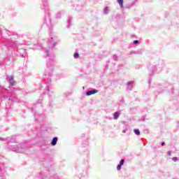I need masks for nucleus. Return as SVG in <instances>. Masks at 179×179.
I'll return each instance as SVG.
<instances>
[{
  "label": "nucleus",
  "mask_w": 179,
  "mask_h": 179,
  "mask_svg": "<svg viewBox=\"0 0 179 179\" xmlns=\"http://www.w3.org/2000/svg\"><path fill=\"white\" fill-rule=\"evenodd\" d=\"M55 45H57V43H52V47H55Z\"/></svg>",
  "instance_id": "nucleus-35"
},
{
  "label": "nucleus",
  "mask_w": 179,
  "mask_h": 179,
  "mask_svg": "<svg viewBox=\"0 0 179 179\" xmlns=\"http://www.w3.org/2000/svg\"><path fill=\"white\" fill-rule=\"evenodd\" d=\"M172 160L173 162H177L178 160V158L177 157H174L172 158Z\"/></svg>",
  "instance_id": "nucleus-28"
},
{
  "label": "nucleus",
  "mask_w": 179,
  "mask_h": 179,
  "mask_svg": "<svg viewBox=\"0 0 179 179\" xmlns=\"http://www.w3.org/2000/svg\"><path fill=\"white\" fill-rule=\"evenodd\" d=\"M44 52H46L47 54V59H48V64H47V68L45 69V76H47L48 75H51L52 73V71H54V55H50L49 50L46 48H44L43 46H41Z\"/></svg>",
  "instance_id": "nucleus-1"
},
{
  "label": "nucleus",
  "mask_w": 179,
  "mask_h": 179,
  "mask_svg": "<svg viewBox=\"0 0 179 179\" xmlns=\"http://www.w3.org/2000/svg\"><path fill=\"white\" fill-rule=\"evenodd\" d=\"M50 86H51V79L49 78L48 80V82L46 83V92H48V94L49 96H52L54 94V92L50 91Z\"/></svg>",
  "instance_id": "nucleus-4"
},
{
  "label": "nucleus",
  "mask_w": 179,
  "mask_h": 179,
  "mask_svg": "<svg viewBox=\"0 0 179 179\" xmlns=\"http://www.w3.org/2000/svg\"><path fill=\"white\" fill-rule=\"evenodd\" d=\"M132 54H139V51H133L130 52V55H132Z\"/></svg>",
  "instance_id": "nucleus-26"
},
{
  "label": "nucleus",
  "mask_w": 179,
  "mask_h": 179,
  "mask_svg": "<svg viewBox=\"0 0 179 179\" xmlns=\"http://www.w3.org/2000/svg\"><path fill=\"white\" fill-rule=\"evenodd\" d=\"M83 90H85V87H83Z\"/></svg>",
  "instance_id": "nucleus-40"
},
{
  "label": "nucleus",
  "mask_w": 179,
  "mask_h": 179,
  "mask_svg": "<svg viewBox=\"0 0 179 179\" xmlns=\"http://www.w3.org/2000/svg\"><path fill=\"white\" fill-rule=\"evenodd\" d=\"M7 94L8 90L3 87H0V99L1 101L8 99L9 101L11 100V101L13 103H20V101H19V99H17V98L13 94H12L11 96H8Z\"/></svg>",
  "instance_id": "nucleus-2"
},
{
  "label": "nucleus",
  "mask_w": 179,
  "mask_h": 179,
  "mask_svg": "<svg viewBox=\"0 0 179 179\" xmlns=\"http://www.w3.org/2000/svg\"><path fill=\"white\" fill-rule=\"evenodd\" d=\"M124 99H122L121 100H120V103H124Z\"/></svg>",
  "instance_id": "nucleus-36"
},
{
  "label": "nucleus",
  "mask_w": 179,
  "mask_h": 179,
  "mask_svg": "<svg viewBox=\"0 0 179 179\" xmlns=\"http://www.w3.org/2000/svg\"><path fill=\"white\" fill-rule=\"evenodd\" d=\"M113 59H114V61H118V56H117V55H114Z\"/></svg>",
  "instance_id": "nucleus-23"
},
{
  "label": "nucleus",
  "mask_w": 179,
  "mask_h": 179,
  "mask_svg": "<svg viewBox=\"0 0 179 179\" xmlns=\"http://www.w3.org/2000/svg\"><path fill=\"white\" fill-rule=\"evenodd\" d=\"M6 33L8 36H14V37L13 38H14V40H17V38H19V36L16 33L10 32L9 31H6Z\"/></svg>",
  "instance_id": "nucleus-9"
},
{
  "label": "nucleus",
  "mask_w": 179,
  "mask_h": 179,
  "mask_svg": "<svg viewBox=\"0 0 179 179\" xmlns=\"http://www.w3.org/2000/svg\"><path fill=\"white\" fill-rule=\"evenodd\" d=\"M122 132H123V134H125V133L127 132V129H124V130L122 131Z\"/></svg>",
  "instance_id": "nucleus-37"
},
{
  "label": "nucleus",
  "mask_w": 179,
  "mask_h": 179,
  "mask_svg": "<svg viewBox=\"0 0 179 179\" xmlns=\"http://www.w3.org/2000/svg\"><path fill=\"white\" fill-rule=\"evenodd\" d=\"M161 145H162V146H164L166 145V143L165 142H162Z\"/></svg>",
  "instance_id": "nucleus-33"
},
{
  "label": "nucleus",
  "mask_w": 179,
  "mask_h": 179,
  "mask_svg": "<svg viewBox=\"0 0 179 179\" xmlns=\"http://www.w3.org/2000/svg\"><path fill=\"white\" fill-rule=\"evenodd\" d=\"M108 13H110V8L106 6L103 9V15H108Z\"/></svg>",
  "instance_id": "nucleus-15"
},
{
  "label": "nucleus",
  "mask_w": 179,
  "mask_h": 179,
  "mask_svg": "<svg viewBox=\"0 0 179 179\" xmlns=\"http://www.w3.org/2000/svg\"><path fill=\"white\" fill-rule=\"evenodd\" d=\"M43 23L45 24H47L48 27L49 29H51V27H52V24H51V18H50V17H46L44 21H43Z\"/></svg>",
  "instance_id": "nucleus-6"
},
{
  "label": "nucleus",
  "mask_w": 179,
  "mask_h": 179,
  "mask_svg": "<svg viewBox=\"0 0 179 179\" xmlns=\"http://www.w3.org/2000/svg\"><path fill=\"white\" fill-rule=\"evenodd\" d=\"M97 92V90H89L86 92V96H92V94H96Z\"/></svg>",
  "instance_id": "nucleus-11"
},
{
  "label": "nucleus",
  "mask_w": 179,
  "mask_h": 179,
  "mask_svg": "<svg viewBox=\"0 0 179 179\" xmlns=\"http://www.w3.org/2000/svg\"><path fill=\"white\" fill-rule=\"evenodd\" d=\"M65 97H69V96L71 95V94L69 93H67V94H65Z\"/></svg>",
  "instance_id": "nucleus-32"
},
{
  "label": "nucleus",
  "mask_w": 179,
  "mask_h": 179,
  "mask_svg": "<svg viewBox=\"0 0 179 179\" xmlns=\"http://www.w3.org/2000/svg\"><path fill=\"white\" fill-rule=\"evenodd\" d=\"M133 44L134 45L139 44V41L138 40L134 41Z\"/></svg>",
  "instance_id": "nucleus-27"
},
{
  "label": "nucleus",
  "mask_w": 179,
  "mask_h": 179,
  "mask_svg": "<svg viewBox=\"0 0 179 179\" xmlns=\"http://www.w3.org/2000/svg\"><path fill=\"white\" fill-rule=\"evenodd\" d=\"M10 149L13 152H16V153H22V149H20L17 145H12Z\"/></svg>",
  "instance_id": "nucleus-8"
},
{
  "label": "nucleus",
  "mask_w": 179,
  "mask_h": 179,
  "mask_svg": "<svg viewBox=\"0 0 179 179\" xmlns=\"http://www.w3.org/2000/svg\"><path fill=\"white\" fill-rule=\"evenodd\" d=\"M146 117L145 116H142L140 121H145Z\"/></svg>",
  "instance_id": "nucleus-30"
},
{
  "label": "nucleus",
  "mask_w": 179,
  "mask_h": 179,
  "mask_svg": "<svg viewBox=\"0 0 179 179\" xmlns=\"http://www.w3.org/2000/svg\"><path fill=\"white\" fill-rule=\"evenodd\" d=\"M166 66V64H164V62L160 61L158 64V68L160 69H162V68H164Z\"/></svg>",
  "instance_id": "nucleus-14"
},
{
  "label": "nucleus",
  "mask_w": 179,
  "mask_h": 179,
  "mask_svg": "<svg viewBox=\"0 0 179 179\" xmlns=\"http://www.w3.org/2000/svg\"><path fill=\"white\" fill-rule=\"evenodd\" d=\"M71 22H72V17L69 16V19L67 20V24H69H69H71Z\"/></svg>",
  "instance_id": "nucleus-20"
},
{
  "label": "nucleus",
  "mask_w": 179,
  "mask_h": 179,
  "mask_svg": "<svg viewBox=\"0 0 179 179\" xmlns=\"http://www.w3.org/2000/svg\"><path fill=\"white\" fill-rule=\"evenodd\" d=\"M117 3H119L121 9H124V0H117Z\"/></svg>",
  "instance_id": "nucleus-16"
},
{
  "label": "nucleus",
  "mask_w": 179,
  "mask_h": 179,
  "mask_svg": "<svg viewBox=\"0 0 179 179\" xmlns=\"http://www.w3.org/2000/svg\"><path fill=\"white\" fill-rule=\"evenodd\" d=\"M73 57L76 59H78V58H79V52H75Z\"/></svg>",
  "instance_id": "nucleus-21"
},
{
  "label": "nucleus",
  "mask_w": 179,
  "mask_h": 179,
  "mask_svg": "<svg viewBox=\"0 0 179 179\" xmlns=\"http://www.w3.org/2000/svg\"><path fill=\"white\" fill-rule=\"evenodd\" d=\"M22 57H24V55H22Z\"/></svg>",
  "instance_id": "nucleus-41"
},
{
  "label": "nucleus",
  "mask_w": 179,
  "mask_h": 179,
  "mask_svg": "<svg viewBox=\"0 0 179 179\" xmlns=\"http://www.w3.org/2000/svg\"><path fill=\"white\" fill-rule=\"evenodd\" d=\"M136 2V0L131 1L130 3H127L124 6H123V9H131L134 5H135V3Z\"/></svg>",
  "instance_id": "nucleus-5"
},
{
  "label": "nucleus",
  "mask_w": 179,
  "mask_h": 179,
  "mask_svg": "<svg viewBox=\"0 0 179 179\" xmlns=\"http://www.w3.org/2000/svg\"><path fill=\"white\" fill-rule=\"evenodd\" d=\"M149 76H153V73L157 71V66L150 64L148 66Z\"/></svg>",
  "instance_id": "nucleus-3"
},
{
  "label": "nucleus",
  "mask_w": 179,
  "mask_h": 179,
  "mask_svg": "<svg viewBox=\"0 0 179 179\" xmlns=\"http://www.w3.org/2000/svg\"><path fill=\"white\" fill-rule=\"evenodd\" d=\"M7 80H8V82H12L13 80V76H8L6 77Z\"/></svg>",
  "instance_id": "nucleus-19"
},
{
  "label": "nucleus",
  "mask_w": 179,
  "mask_h": 179,
  "mask_svg": "<svg viewBox=\"0 0 179 179\" xmlns=\"http://www.w3.org/2000/svg\"><path fill=\"white\" fill-rule=\"evenodd\" d=\"M10 86H15V81L14 80L10 81Z\"/></svg>",
  "instance_id": "nucleus-29"
},
{
  "label": "nucleus",
  "mask_w": 179,
  "mask_h": 179,
  "mask_svg": "<svg viewBox=\"0 0 179 179\" xmlns=\"http://www.w3.org/2000/svg\"><path fill=\"white\" fill-rule=\"evenodd\" d=\"M0 141H1L2 142H6V141H8V142H9V143H15V142H16V140L15 139V138H9V137H7V138H2V137H0Z\"/></svg>",
  "instance_id": "nucleus-7"
},
{
  "label": "nucleus",
  "mask_w": 179,
  "mask_h": 179,
  "mask_svg": "<svg viewBox=\"0 0 179 179\" xmlns=\"http://www.w3.org/2000/svg\"><path fill=\"white\" fill-rule=\"evenodd\" d=\"M34 117H35L36 122H38V121H39V120H40V117H39V118L37 117V114H34Z\"/></svg>",
  "instance_id": "nucleus-24"
},
{
  "label": "nucleus",
  "mask_w": 179,
  "mask_h": 179,
  "mask_svg": "<svg viewBox=\"0 0 179 179\" xmlns=\"http://www.w3.org/2000/svg\"><path fill=\"white\" fill-rule=\"evenodd\" d=\"M168 155H169V156H171V151H169V152H168Z\"/></svg>",
  "instance_id": "nucleus-34"
},
{
  "label": "nucleus",
  "mask_w": 179,
  "mask_h": 179,
  "mask_svg": "<svg viewBox=\"0 0 179 179\" xmlns=\"http://www.w3.org/2000/svg\"><path fill=\"white\" fill-rule=\"evenodd\" d=\"M121 167H122V165H120V164L117 165V170H118V171H120V170H121Z\"/></svg>",
  "instance_id": "nucleus-25"
},
{
  "label": "nucleus",
  "mask_w": 179,
  "mask_h": 179,
  "mask_svg": "<svg viewBox=\"0 0 179 179\" xmlns=\"http://www.w3.org/2000/svg\"><path fill=\"white\" fill-rule=\"evenodd\" d=\"M49 42H50V44H51V41H49Z\"/></svg>",
  "instance_id": "nucleus-39"
},
{
  "label": "nucleus",
  "mask_w": 179,
  "mask_h": 179,
  "mask_svg": "<svg viewBox=\"0 0 179 179\" xmlns=\"http://www.w3.org/2000/svg\"><path fill=\"white\" fill-rule=\"evenodd\" d=\"M134 132L138 136H139V135H141V131H139V129H134Z\"/></svg>",
  "instance_id": "nucleus-18"
},
{
  "label": "nucleus",
  "mask_w": 179,
  "mask_h": 179,
  "mask_svg": "<svg viewBox=\"0 0 179 179\" xmlns=\"http://www.w3.org/2000/svg\"><path fill=\"white\" fill-rule=\"evenodd\" d=\"M43 7L42 8V9H43L45 12H47V10H48V3H47V0H43Z\"/></svg>",
  "instance_id": "nucleus-10"
},
{
  "label": "nucleus",
  "mask_w": 179,
  "mask_h": 179,
  "mask_svg": "<svg viewBox=\"0 0 179 179\" xmlns=\"http://www.w3.org/2000/svg\"><path fill=\"white\" fill-rule=\"evenodd\" d=\"M50 39H51V40H52V38H50Z\"/></svg>",
  "instance_id": "nucleus-42"
},
{
  "label": "nucleus",
  "mask_w": 179,
  "mask_h": 179,
  "mask_svg": "<svg viewBox=\"0 0 179 179\" xmlns=\"http://www.w3.org/2000/svg\"><path fill=\"white\" fill-rule=\"evenodd\" d=\"M124 163H125V159H122L119 163L120 166H124Z\"/></svg>",
  "instance_id": "nucleus-22"
},
{
  "label": "nucleus",
  "mask_w": 179,
  "mask_h": 179,
  "mask_svg": "<svg viewBox=\"0 0 179 179\" xmlns=\"http://www.w3.org/2000/svg\"><path fill=\"white\" fill-rule=\"evenodd\" d=\"M118 118H120V113H119V112H115L114 113L113 119L114 120H118Z\"/></svg>",
  "instance_id": "nucleus-17"
},
{
  "label": "nucleus",
  "mask_w": 179,
  "mask_h": 179,
  "mask_svg": "<svg viewBox=\"0 0 179 179\" xmlns=\"http://www.w3.org/2000/svg\"><path fill=\"white\" fill-rule=\"evenodd\" d=\"M56 17L57 18L61 17V13H58L56 15Z\"/></svg>",
  "instance_id": "nucleus-31"
},
{
  "label": "nucleus",
  "mask_w": 179,
  "mask_h": 179,
  "mask_svg": "<svg viewBox=\"0 0 179 179\" xmlns=\"http://www.w3.org/2000/svg\"><path fill=\"white\" fill-rule=\"evenodd\" d=\"M57 142H58V137H54L50 143V145H52V146H55Z\"/></svg>",
  "instance_id": "nucleus-12"
},
{
  "label": "nucleus",
  "mask_w": 179,
  "mask_h": 179,
  "mask_svg": "<svg viewBox=\"0 0 179 179\" xmlns=\"http://www.w3.org/2000/svg\"><path fill=\"white\" fill-rule=\"evenodd\" d=\"M0 34H1V31H0Z\"/></svg>",
  "instance_id": "nucleus-43"
},
{
  "label": "nucleus",
  "mask_w": 179,
  "mask_h": 179,
  "mask_svg": "<svg viewBox=\"0 0 179 179\" xmlns=\"http://www.w3.org/2000/svg\"><path fill=\"white\" fill-rule=\"evenodd\" d=\"M132 87H134V81L128 82L127 83L128 90H132Z\"/></svg>",
  "instance_id": "nucleus-13"
},
{
  "label": "nucleus",
  "mask_w": 179,
  "mask_h": 179,
  "mask_svg": "<svg viewBox=\"0 0 179 179\" xmlns=\"http://www.w3.org/2000/svg\"><path fill=\"white\" fill-rule=\"evenodd\" d=\"M22 51H23L24 52H26V50H24V49L22 50Z\"/></svg>",
  "instance_id": "nucleus-38"
}]
</instances>
